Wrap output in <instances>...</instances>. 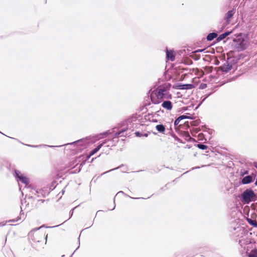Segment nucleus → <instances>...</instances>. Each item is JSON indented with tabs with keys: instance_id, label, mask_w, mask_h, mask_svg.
<instances>
[{
	"instance_id": "10",
	"label": "nucleus",
	"mask_w": 257,
	"mask_h": 257,
	"mask_svg": "<svg viewBox=\"0 0 257 257\" xmlns=\"http://www.w3.org/2000/svg\"><path fill=\"white\" fill-rule=\"evenodd\" d=\"M167 56L168 59H170L172 61L173 60L174 58V56L173 52H172V51H167Z\"/></svg>"
},
{
	"instance_id": "11",
	"label": "nucleus",
	"mask_w": 257,
	"mask_h": 257,
	"mask_svg": "<svg viewBox=\"0 0 257 257\" xmlns=\"http://www.w3.org/2000/svg\"><path fill=\"white\" fill-rule=\"evenodd\" d=\"M156 129L160 132H164L165 131V127L163 125H157L156 126Z\"/></svg>"
},
{
	"instance_id": "3",
	"label": "nucleus",
	"mask_w": 257,
	"mask_h": 257,
	"mask_svg": "<svg viewBox=\"0 0 257 257\" xmlns=\"http://www.w3.org/2000/svg\"><path fill=\"white\" fill-rule=\"evenodd\" d=\"M164 94L161 90L153 92L151 95V98L155 103H159L163 97Z\"/></svg>"
},
{
	"instance_id": "13",
	"label": "nucleus",
	"mask_w": 257,
	"mask_h": 257,
	"mask_svg": "<svg viewBox=\"0 0 257 257\" xmlns=\"http://www.w3.org/2000/svg\"><path fill=\"white\" fill-rule=\"evenodd\" d=\"M233 14H234L233 11H229L226 14V19H230L233 15Z\"/></svg>"
},
{
	"instance_id": "14",
	"label": "nucleus",
	"mask_w": 257,
	"mask_h": 257,
	"mask_svg": "<svg viewBox=\"0 0 257 257\" xmlns=\"http://www.w3.org/2000/svg\"><path fill=\"white\" fill-rule=\"evenodd\" d=\"M197 146L199 149L201 150H205L207 148L206 146L202 144H198Z\"/></svg>"
},
{
	"instance_id": "12",
	"label": "nucleus",
	"mask_w": 257,
	"mask_h": 257,
	"mask_svg": "<svg viewBox=\"0 0 257 257\" xmlns=\"http://www.w3.org/2000/svg\"><path fill=\"white\" fill-rule=\"evenodd\" d=\"M248 257H257V249L251 250L248 255Z\"/></svg>"
},
{
	"instance_id": "2",
	"label": "nucleus",
	"mask_w": 257,
	"mask_h": 257,
	"mask_svg": "<svg viewBox=\"0 0 257 257\" xmlns=\"http://www.w3.org/2000/svg\"><path fill=\"white\" fill-rule=\"evenodd\" d=\"M243 201L246 203L254 201L255 200V195L254 192L249 189L246 190L242 194Z\"/></svg>"
},
{
	"instance_id": "8",
	"label": "nucleus",
	"mask_w": 257,
	"mask_h": 257,
	"mask_svg": "<svg viewBox=\"0 0 257 257\" xmlns=\"http://www.w3.org/2000/svg\"><path fill=\"white\" fill-rule=\"evenodd\" d=\"M230 32H226L224 34L220 35L217 38L218 41H221L224 39L226 36L230 34Z\"/></svg>"
},
{
	"instance_id": "5",
	"label": "nucleus",
	"mask_w": 257,
	"mask_h": 257,
	"mask_svg": "<svg viewBox=\"0 0 257 257\" xmlns=\"http://www.w3.org/2000/svg\"><path fill=\"white\" fill-rule=\"evenodd\" d=\"M16 174L17 177L19 178V179L26 185L28 184L29 182L28 179L26 177H24L22 174H21L20 172H16Z\"/></svg>"
},
{
	"instance_id": "4",
	"label": "nucleus",
	"mask_w": 257,
	"mask_h": 257,
	"mask_svg": "<svg viewBox=\"0 0 257 257\" xmlns=\"http://www.w3.org/2000/svg\"><path fill=\"white\" fill-rule=\"evenodd\" d=\"M173 88L179 89H186L191 88V85L190 84H177L173 86Z\"/></svg>"
},
{
	"instance_id": "7",
	"label": "nucleus",
	"mask_w": 257,
	"mask_h": 257,
	"mask_svg": "<svg viewBox=\"0 0 257 257\" xmlns=\"http://www.w3.org/2000/svg\"><path fill=\"white\" fill-rule=\"evenodd\" d=\"M252 180V177L250 176H247L244 177L242 180V183L243 184H248L250 183Z\"/></svg>"
},
{
	"instance_id": "16",
	"label": "nucleus",
	"mask_w": 257,
	"mask_h": 257,
	"mask_svg": "<svg viewBox=\"0 0 257 257\" xmlns=\"http://www.w3.org/2000/svg\"><path fill=\"white\" fill-rule=\"evenodd\" d=\"M183 116L179 117L178 119H177L175 121V124H177L180 120V119H182Z\"/></svg>"
},
{
	"instance_id": "17",
	"label": "nucleus",
	"mask_w": 257,
	"mask_h": 257,
	"mask_svg": "<svg viewBox=\"0 0 257 257\" xmlns=\"http://www.w3.org/2000/svg\"><path fill=\"white\" fill-rule=\"evenodd\" d=\"M97 149H96V150H94V151H93V152H92V153L91 154H94V153H95L96 152H97Z\"/></svg>"
},
{
	"instance_id": "9",
	"label": "nucleus",
	"mask_w": 257,
	"mask_h": 257,
	"mask_svg": "<svg viewBox=\"0 0 257 257\" xmlns=\"http://www.w3.org/2000/svg\"><path fill=\"white\" fill-rule=\"evenodd\" d=\"M217 36V35L216 33H211L207 36V39L208 41H211L214 38H216Z\"/></svg>"
},
{
	"instance_id": "15",
	"label": "nucleus",
	"mask_w": 257,
	"mask_h": 257,
	"mask_svg": "<svg viewBox=\"0 0 257 257\" xmlns=\"http://www.w3.org/2000/svg\"><path fill=\"white\" fill-rule=\"evenodd\" d=\"M247 221L248 223H249L250 224H252L254 226H256L257 225L256 221H253L250 219H247Z\"/></svg>"
},
{
	"instance_id": "6",
	"label": "nucleus",
	"mask_w": 257,
	"mask_h": 257,
	"mask_svg": "<svg viewBox=\"0 0 257 257\" xmlns=\"http://www.w3.org/2000/svg\"><path fill=\"white\" fill-rule=\"evenodd\" d=\"M162 106L168 110L172 108V103L169 101H165L162 104Z\"/></svg>"
},
{
	"instance_id": "1",
	"label": "nucleus",
	"mask_w": 257,
	"mask_h": 257,
	"mask_svg": "<svg viewBox=\"0 0 257 257\" xmlns=\"http://www.w3.org/2000/svg\"><path fill=\"white\" fill-rule=\"evenodd\" d=\"M233 41L236 43L235 46L239 50H243L245 49L249 45L248 39L245 35L239 34Z\"/></svg>"
}]
</instances>
